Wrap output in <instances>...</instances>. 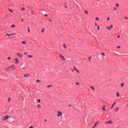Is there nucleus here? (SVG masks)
<instances>
[{"mask_svg": "<svg viewBox=\"0 0 128 128\" xmlns=\"http://www.w3.org/2000/svg\"><path fill=\"white\" fill-rule=\"evenodd\" d=\"M101 54L103 56H104L105 55V54L103 52H102L101 53Z\"/></svg>", "mask_w": 128, "mask_h": 128, "instance_id": "cd10ccee", "label": "nucleus"}, {"mask_svg": "<svg viewBox=\"0 0 128 128\" xmlns=\"http://www.w3.org/2000/svg\"><path fill=\"white\" fill-rule=\"evenodd\" d=\"M37 106H38V107L39 108H40L41 107V106L39 104L37 105Z\"/></svg>", "mask_w": 128, "mask_h": 128, "instance_id": "f704fd0d", "label": "nucleus"}, {"mask_svg": "<svg viewBox=\"0 0 128 128\" xmlns=\"http://www.w3.org/2000/svg\"><path fill=\"white\" fill-rule=\"evenodd\" d=\"M9 116L8 115H6L2 117V119L4 120H8L9 118Z\"/></svg>", "mask_w": 128, "mask_h": 128, "instance_id": "f03ea898", "label": "nucleus"}, {"mask_svg": "<svg viewBox=\"0 0 128 128\" xmlns=\"http://www.w3.org/2000/svg\"><path fill=\"white\" fill-rule=\"evenodd\" d=\"M124 18H125L126 19H128V18L127 17H126V16H124Z\"/></svg>", "mask_w": 128, "mask_h": 128, "instance_id": "58836bf2", "label": "nucleus"}, {"mask_svg": "<svg viewBox=\"0 0 128 128\" xmlns=\"http://www.w3.org/2000/svg\"><path fill=\"white\" fill-rule=\"evenodd\" d=\"M68 106H71V105L70 104H69Z\"/></svg>", "mask_w": 128, "mask_h": 128, "instance_id": "5fc2aeb1", "label": "nucleus"}, {"mask_svg": "<svg viewBox=\"0 0 128 128\" xmlns=\"http://www.w3.org/2000/svg\"><path fill=\"white\" fill-rule=\"evenodd\" d=\"M119 108L118 107H116L114 110V112H117L118 110L119 109Z\"/></svg>", "mask_w": 128, "mask_h": 128, "instance_id": "9b49d317", "label": "nucleus"}, {"mask_svg": "<svg viewBox=\"0 0 128 128\" xmlns=\"http://www.w3.org/2000/svg\"><path fill=\"white\" fill-rule=\"evenodd\" d=\"M99 28H100V26H98V27H97V29L98 30H99Z\"/></svg>", "mask_w": 128, "mask_h": 128, "instance_id": "37998d69", "label": "nucleus"}, {"mask_svg": "<svg viewBox=\"0 0 128 128\" xmlns=\"http://www.w3.org/2000/svg\"><path fill=\"white\" fill-rule=\"evenodd\" d=\"M22 43L23 44H25L26 43L25 41H23L22 42Z\"/></svg>", "mask_w": 128, "mask_h": 128, "instance_id": "dca6fc26", "label": "nucleus"}, {"mask_svg": "<svg viewBox=\"0 0 128 128\" xmlns=\"http://www.w3.org/2000/svg\"><path fill=\"white\" fill-rule=\"evenodd\" d=\"M52 86V85H48V86H47V88H50V87H51Z\"/></svg>", "mask_w": 128, "mask_h": 128, "instance_id": "412c9836", "label": "nucleus"}, {"mask_svg": "<svg viewBox=\"0 0 128 128\" xmlns=\"http://www.w3.org/2000/svg\"><path fill=\"white\" fill-rule=\"evenodd\" d=\"M60 56L61 58V59L62 60H66L64 57V56H62L61 54H60Z\"/></svg>", "mask_w": 128, "mask_h": 128, "instance_id": "7ed1b4c3", "label": "nucleus"}, {"mask_svg": "<svg viewBox=\"0 0 128 128\" xmlns=\"http://www.w3.org/2000/svg\"><path fill=\"white\" fill-rule=\"evenodd\" d=\"M21 20L22 21H24V20L23 19H21Z\"/></svg>", "mask_w": 128, "mask_h": 128, "instance_id": "864d4df0", "label": "nucleus"}, {"mask_svg": "<svg viewBox=\"0 0 128 128\" xmlns=\"http://www.w3.org/2000/svg\"><path fill=\"white\" fill-rule=\"evenodd\" d=\"M15 63L17 64L19 62V61L18 59L17 58H16L15 59Z\"/></svg>", "mask_w": 128, "mask_h": 128, "instance_id": "9d476101", "label": "nucleus"}, {"mask_svg": "<svg viewBox=\"0 0 128 128\" xmlns=\"http://www.w3.org/2000/svg\"><path fill=\"white\" fill-rule=\"evenodd\" d=\"M10 98H8V101L9 102H10Z\"/></svg>", "mask_w": 128, "mask_h": 128, "instance_id": "4c0bfd02", "label": "nucleus"}, {"mask_svg": "<svg viewBox=\"0 0 128 128\" xmlns=\"http://www.w3.org/2000/svg\"><path fill=\"white\" fill-rule=\"evenodd\" d=\"M65 7L66 8H67V6H65Z\"/></svg>", "mask_w": 128, "mask_h": 128, "instance_id": "052dcab7", "label": "nucleus"}, {"mask_svg": "<svg viewBox=\"0 0 128 128\" xmlns=\"http://www.w3.org/2000/svg\"><path fill=\"white\" fill-rule=\"evenodd\" d=\"M44 28H42L41 30V32H44Z\"/></svg>", "mask_w": 128, "mask_h": 128, "instance_id": "bb28decb", "label": "nucleus"}, {"mask_svg": "<svg viewBox=\"0 0 128 128\" xmlns=\"http://www.w3.org/2000/svg\"><path fill=\"white\" fill-rule=\"evenodd\" d=\"M36 81L38 83H40L41 82V81L40 80H36Z\"/></svg>", "mask_w": 128, "mask_h": 128, "instance_id": "a211bd4d", "label": "nucleus"}, {"mask_svg": "<svg viewBox=\"0 0 128 128\" xmlns=\"http://www.w3.org/2000/svg\"><path fill=\"white\" fill-rule=\"evenodd\" d=\"M15 68L14 66V65L13 64L12 66H9V67L6 68V71H8L12 70H15Z\"/></svg>", "mask_w": 128, "mask_h": 128, "instance_id": "f257e3e1", "label": "nucleus"}, {"mask_svg": "<svg viewBox=\"0 0 128 128\" xmlns=\"http://www.w3.org/2000/svg\"><path fill=\"white\" fill-rule=\"evenodd\" d=\"M91 58V57H90L89 58V60L90 61V60Z\"/></svg>", "mask_w": 128, "mask_h": 128, "instance_id": "49530a36", "label": "nucleus"}, {"mask_svg": "<svg viewBox=\"0 0 128 128\" xmlns=\"http://www.w3.org/2000/svg\"><path fill=\"white\" fill-rule=\"evenodd\" d=\"M95 127H94V126L92 128H94Z\"/></svg>", "mask_w": 128, "mask_h": 128, "instance_id": "13d9d810", "label": "nucleus"}, {"mask_svg": "<svg viewBox=\"0 0 128 128\" xmlns=\"http://www.w3.org/2000/svg\"><path fill=\"white\" fill-rule=\"evenodd\" d=\"M47 121V119H45V120L44 121H45V122H46V121Z\"/></svg>", "mask_w": 128, "mask_h": 128, "instance_id": "3c124183", "label": "nucleus"}, {"mask_svg": "<svg viewBox=\"0 0 128 128\" xmlns=\"http://www.w3.org/2000/svg\"><path fill=\"white\" fill-rule=\"evenodd\" d=\"M16 34L14 33H13V34H6V36H8V37H10V38H12V37H10V36H12L13 35H15Z\"/></svg>", "mask_w": 128, "mask_h": 128, "instance_id": "423d86ee", "label": "nucleus"}, {"mask_svg": "<svg viewBox=\"0 0 128 128\" xmlns=\"http://www.w3.org/2000/svg\"><path fill=\"white\" fill-rule=\"evenodd\" d=\"M84 12H85V13L86 14H88V12L86 10H85V11H84Z\"/></svg>", "mask_w": 128, "mask_h": 128, "instance_id": "2f4dec72", "label": "nucleus"}, {"mask_svg": "<svg viewBox=\"0 0 128 128\" xmlns=\"http://www.w3.org/2000/svg\"><path fill=\"white\" fill-rule=\"evenodd\" d=\"M90 88L93 90H94V88L92 86H91Z\"/></svg>", "mask_w": 128, "mask_h": 128, "instance_id": "c756f323", "label": "nucleus"}, {"mask_svg": "<svg viewBox=\"0 0 128 128\" xmlns=\"http://www.w3.org/2000/svg\"><path fill=\"white\" fill-rule=\"evenodd\" d=\"M116 104V102H114L113 104L112 105L111 107V108H113V107L114 106V105L115 104Z\"/></svg>", "mask_w": 128, "mask_h": 128, "instance_id": "2eb2a0df", "label": "nucleus"}, {"mask_svg": "<svg viewBox=\"0 0 128 128\" xmlns=\"http://www.w3.org/2000/svg\"><path fill=\"white\" fill-rule=\"evenodd\" d=\"M112 27H113L112 25H110V27H107L106 28L110 30V28H112Z\"/></svg>", "mask_w": 128, "mask_h": 128, "instance_id": "6e6552de", "label": "nucleus"}, {"mask_svg": "<svg viewBox=\"0 0 128 128\" xmlns=\"http://www.w3.org/2000/svg\"><path fill=\"white\" fill-rule=\"evenodd\" d=\"M8 10H9L11 12H13V11L12 10H11L10 9H8Z\"/></svg>", "mask_w": 128, "mask_h": 128, "instance_id": "393cba45", "label": "nucleus"}, {"mask_svg": "<svg viewBox=\"0 0 128 128\" xmlns=\"http://www.w3.org/2000/svg\"><path fill=\"white\" fill-rule=\"evenodd\" d=\"M116 7H119V5L118 4H116Z\"/></svg>", "mask_w": 128, "mask_h": 128, "instance_id": "a878e982", "label": "nucleus"}, {"mask_svg": "<svg viewBox=\"0 0 128 128\" xmlns=\"http://www.w3.org/2000/svg\"><path fill=\"white\" fill-rule=\"evenodd\" d=\"M58 114H57V116H59L62 115V113L61 112L59 111H58Z\"/></svg>", "mask_w": 128, "mask_h": 128, "instance_id": "39448f33", "label": "nucleus"}, {"mask_svg": "<svg viewBox=\"0 0 128 128\" xmlns=\"http://www.w3.org/2000/svg\"><path fill=\"white\" fill-rule=\"evenodd\" d=\"M7 59L8 60H10L11 59V58L10 57H8L7 58Z\"/></svg>", "mask_w": 128, "mask_h": 128, "instance_id": "473e14b6", "label": "nucleus"}, {"mask_svg": "<svg viewBox=\"0 0 128 128\" xmlns=\"http://www.w3.org/2000/svg\"><path fill=\"white\" fill-rule=\"evenodd\" d=\"M24 54H27V53L26 52H24Z\"/></svg>", "mask_w": 128, "mask_h": 128, "instance_id": "09e8293b", "label": "nucleus"}, {"mask_svg": "<svg viewBox=\"0 0 128 128\" xmlns=\"http://www.w3.org/2000/svg\"><path fill=\"white\" fill-rule=\"evenodd\" d=\"M23 69H25V68L24 67V68H22Z\"/></svg>", "mask_w": 128, "mask_h": 128, "instance_id": "6e6d98bb", "label": "nucleus"}, {"mask_svg": "<svg viewBox=\"0 0 128 128\" xmlns=\"http://www.w3.org/2000/svg\"><path fill=\"white\" fill-rule=\"evenodd\" d=\"M20 58H21L22 57V55L19 53H18L16 54Z\"/></svg>", "mask_w": 128, "mask_h": 128, "instance_id": "20e7f679", "label": "nucleus"}, {"mask_svg": "<svg viewBox=\"0 0 128 128\" xmlns=\"http://www.w3.org/2000/svg\"><path fill=\"white\" fill-rule=\"evenodd\" d=\"M127 106H128V104L127 105Z\"/></svg>", "mask_w": 128, "mask_h": 128, "instance_id": "e2e57ef3", "label": "nucleus"}, {"mask_svg": "<svg viewBox=\"0 0 128 128\" xmlns=\"http://www.w3.org/2000/svg\"><path fill=\"white\" fill-rule=\"evenodd\" d=\"M116 96H119V95H120L119 94V93L118 92H117L116 93Z\"/></svg>", "mask_w": 128, "mask_h": 128, "instance_id": "aec40b11", "label": "nucleus"}, {"mask_svg": "<svg viewBox=\"0 0 128 128\" xmlns=\"http://www.w3.org/2000/svg\"><path fill=\"white\" fill-rule=\"evenodd\" d=\"M30 76V74L27 73V74H25L24 75V76L26 77H27V76Z\"/></svg>", "mask_w": 128, "mask_h": 128, "instance_id": "ddd939ff", "label": "nucleus"}, {"mask_svg": "<svg viewBox=\"0 0 128 128\" xmlns=\"http://www.w3.org/2000/svg\"><path fill=\"white\" fill-rule=\"evenodd\" d=\"M110 19V18L109 17H108L107 18V19L108 20H109Z\"/></svg>", "mask_w": 128, "mask_h": 128, "instance_id": "c03bdc74", "label": "nucleus"}, {"mask_svg": "<svg viewBox=\"0 0 128 128\" xmlns=\"http://www.w3.org/2000/svg\"><path fill=\"white\" fill-rule=\"evenodd\" d=\"M120 36L119 35H118L117 36L118 38H120Z\"/></svg>", "mask_w": 128, "mask_h": 128, "instance_id": "de8ad7c7", "label": "nucleus"}, {"mask_svg": "<svg viewBox=\"0 0 128 128\" xmlns=\"http://www.w3.org/2000/svg\"><path fill=\"white\" fill-rule=\"evenodd\" d=\"M94 24L96 26H97V24L96 23V22Z\"/></svg>", "mask_w": 128, "mask_h": 128, "instance_id": "ea45409f", "label": "nucleus"}, {"mask_svg": "<svg viewBox=\"0 0 128 128\" xmlns=\"http://www.w3.org/2000/svg\"><path fill=\"white\" fill-rule=\"evenodd\" d=\"M102 109L104 110H106V109L103 107L102 108Z\"/></svg>", "mask_w": 128, "mask_h": 128, "instance_id": "c9c22d12", "label": "nucleus"}, {"mask_svg": "<svg viewBox=\"0 0 128 128\" xmlns=\"http://www.w3.org/2000/svg\"><path fill=\"white\" fill-rule=\"evenodd\" d=\"M95 18H96V20H99L98 18L97 17H96Z\"/></svg>", "mask_w": 128, "mask_h": 128, "instance_id": "5701e85b", "label": "nucleus"}, {"mask_svg": "<svg viewBox=\"0 0 128 128\" xmlns=\"http://www.w3.org/2000/svg\"><path fill=\"white\" fill-rule=\"evenodd\" d=\"M27 56L28 58H32L33 57V56L30 55H28Z\"/></svg>", "mask_w": 128, "mask_h": 128, "instance_id": "f8f14e48", "label": "nucleus"}, {"mask_svg": "<svg viewBox=\"0 0 128 128\" xmlns=\"http://www.w3.org/2000/svg\"><path fill=\"white\" fill-rule=\"evenodd\" d=\"M63 46L64 48H66V46L65 44H63Z\"/></svg>", "mask_w": 128, "mask_h": 128, "instance_id": "f3484780", "label": "nucleus"}, {"mask_svg": "<svg viewBox=\"0 0 128 128\" xmlns=\"http://www.w3.org/2000/svg\"><path fill=\"white\" fill-rule=\"evenodd\" d=\"M25 10V8H22L21 9V10L22 11L24 10Z\"/></svg>", "mask_w": 128, "mask_h": 128, "instance_id": "4be33fe9", "label": "nucleus"}, {"mask_svg": "<svg viewBox=\"0 0 128 128\" xmlns=\"http://www.w3.org/2000/svg\"><path fill=\"white\" fill-rule=\"evenodd\" d=\"M12 90H14L13 89Z\"/></svg>", "mask_w": 128, "mask_h": 128, "instance_id": "0e129e2a", "label": "nucleus"}, {"mask_svg": "<svg viewBox=\"0 0 128 128\" xmlns=\"http://www.w3.org/2000/svg\"><path fill=\"white\" fill-rule=\"evenodd\" d=\"M75 84L77 85H78L79 84L78 82H75Z\"/></svg>", "mask_w": 128, "mask_h": 128, "instance_id": "72a5a7b5", "label": "nucleus"}, {"mask_svg": "<svg viewBox=\"0 0 128 128\" xmlns=\"http://www.w3.org/2000/svg\"><path fill=\"white\" fill-rule=\"evenodd\" d=\"M106 106V105H104V107H105Z\"/></svg>", "mask_w": 128, "mask_h": 128, "instance_id": "bf43d9fd", "label": "nucleus"}, {"mask_svg": "<svg viewBox=\"0 0 128 128\" xmlns=\"http://www.w3.org/2000/svg\"><path fill=\"white\" fill-rule=\"evenodd\" d=\"M28 32H30V28H29V27H28Z\"/></svg>", "mask_w": 128, "mask_h": 128, "instance_id": "7c9ffc66", "label": "nucleus"}, {"mask_svg": "<svg viewBox=\"0 0 128 128\" xmlns=\"http://www.w3.org/2000/svg\"><path fill=\"white\" fill-rule=\"evenodd\" d=\"M44 16H47V14H45L44 15Z\"/></svg>", "mask_w": 128, "mask_h": 128, "instance_id": "8fccbe9b", "label": "nucleus"}, {"mask_svg": "<svg viewBox=\"0 0 128 128\" xmlns=\"http://www.w3.org/2000/svg\"><path fill=\"white\" fill-rule=\"evenodd\" d=\"M74 69L75 71L77 72L78 74H79L80 72L75 67H74Z\"/></svg>", "mask_w": 128, "mask_h": 128, "instance_id": "1a4fd4ad", "label": "nucleus"}, {"mask_svg": "<svg viewBox=\"0 0 128 128\" xmlns=\"http://www.w3.org/2000/svg\"><path fill=\"white\" fill-rule=\"evenodd\" d=\"M29 128H33V127L32 126H30Z\"/></svg>", "mask_w": 128, "mask_h": 128, "instance_id": "a19ab883", "label": "nucleus"}, {"mask_svg": "<svg viewBox=\"0 0 128 128\" xmlns=\"http://www.w3.org/2000/svg\"><path fill=\"white\" fill-rule=\"evenodd\" d=\"M113 122L112 120H110L108 122H106V124H112Z\"/></svg>", "mask_w": 128, "mask_h": 128, "instance_id": "0eeeda50", "label": "nucleus"}, {"mask_svg": "<svg viewBox=\"0 0 128 128\" xmlns=\"http://www.w3.org/2000/svg\"><path fill=\"white\" fill-rule=\"evenodd\" d=\"M98 122H96L94 125V127H95L96 126V125L97 124H98Z\"/></svg>", "mask_w": 128, "mask_h": 128, "instance_id": "6ab92c4d", "label": "nucleus"}, {"mask_svg": "<svg viewBox=\"0 0 128 128\" xmlns=\"http://www.w3.org/2000/svg\"><path fill=\"white\" fill-rule=\"evenodd\" d=\"M114 10H116L117 8L116 7H114Z\"/></svg>", "mask_w": 128, "mask_h": 128, "instance_id": "e433bc0d", "label": "nucleus"}, {"mask_svg": "<svg viewBox=\"0 0 128 128\" xmlns=\"http://www.w3.org/2000/svg\"><path fill=\"white\" fill-rule=\"evenodd\" d=\"M124 84L123 83H122V84H121V87L123 86H124Z\"/></svg>", "mask_w": 128, "mask_h": 128, "instance_id": "c85d7f7f", "label": "nucleus"}, {"mask_svg": "<svg viewBox=\"0 0 128 128\" xmlns=\"http://www.w3.org/2000/svg\"><path fill=\"white\" fill-rule=\"evenodd\" d=\"M50 22H52V20H50Z\"/></svg>", "mask_w": 128, "mask_h": 128, "instance_id": "680f3d73", "label": "nucleus"}, {"mask_svg": "<svg viewBox=\"0 0 128 128\" xmlns=\"http://www.w3.org/2000/svg\"><path fill=\"white\" fill-rule=\"evenodd\" d=\"M41 100L40 99H38L37 100V102H40Z\"/></svg>", "mask_w": 128, "mask_h": 128, "instance_id": "b1692460", "label": "nucleus"}, {"mask_svg": "<svg viewBox=\"0 0 128 128\" xmlns=\"http://www.w3.org/2000/svg\"><path fill=\"white\" fill-rule=\"evenodd\" d=\"M70 69L72 71H74V70L73 69L70 68Z\"/></svg>", "mask_w": 128, "mask_h": 128, "instance_id": "603ef678", "label": "nucleus"}, {"mask_svg": "<svg viewBox=\"0 0 128 128\" xmlns=\"http://www.w3.org/2000/svg\"><path fill=\"white\" fill-rule=\"evenodd\" d=\"M120 46H118L117 47V48H120Z\"/></svg>", "mask_w": 128, "mask_h": 128, "instance_id": "79ce46f5", "label": "nucleus"}, {"mask_svg": "<svg viewBox=\"0 0 128 128\" xmlns=\"http://www.w3.org/2000/svg\"><path fill=\"white\" fill-rule=\"evenodd\" d=\"M16 26H15V25L14 24H12V25L11 26V27L12 28H13L14 27H16Z\"/></svg>", "mask_w": 128, "mask_h": 128, "instance_id": "4468645a", "label": "nucleus"}, {"mask_svg": "<svg viewBox=\"0 0 128 128\" xmlns=\"http://www.w3.org/2000/svg\"><path fill=\"white\" fill-rule=\"evenodd\" d=\"M10 36V37H12V36Z\"/></svg>", "mask_w": 128, "mask_h": 128, "instance_id": "4d7b16f0", "label": "nucleus"}, {"mask_svg": "<svg viewBox=\"0 0 128 128\" xmlns=\"http://www.w3.org/2000/svg\"><path fill=\"white\" fill-rule=\"evenodd\" d=\"M31 14H34V13H33L32 11V10L31 11Z\"/></svg>", "mask_w": 128, "mask_h": 128, "instance_id": "a18cd8bd", "label": "nucleus"}]
</instances>
